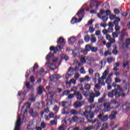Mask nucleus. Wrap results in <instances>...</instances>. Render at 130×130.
<instances>
[{"label":"nucleus","instance_id":"f257e3e1","mask_svg":"<svg viewBox=\"0 0 130 130\" xmlns=\"http://www.w3.org/2000/svg\"><path fill=\"white\" fill-rule=\"evenodd\" d=\"M78 114L81 115V116H84L85 117L86 119L89 118V115L90 119L94 118V113H93V111H91V107H87L85 108L84 112L83 110H80L78 112Z\"/></svg>","mask_w":130,"mask_h":130},{"label":"nucleus","instance_id":"f03ea898","mask_svg":"<svg viewBox=\"0 0 130 130\" xmlns=\"http://www.w3.org/2000/svg\"><path fill=\"white\" fill-rule=\"evenodd\" d=\"M98 118L101 120V121H107L108 120V115H104L103 113H100L98 116Z\"/></svg>","mask_w":130,"mask_h":130},{"label":"nucleus","instance_id":"7ed1b4c3","mask_svg":"<svg viewBox=\"0 0 130 130\" xmlns=\"http://www.w3.org/2000/svg\"><path fill=\"white\" fill-rule=\"evenodd\" d=\"M74 95L76 97L77 100L78 101H81L83 100V95L80 91H75L74 92Z\"/></svg>","mask_w":130,"mask_h":130},{"label":"nucleus","instance_id":"20e7f679","mask_svg":"<svg viewBox=\"0 0 130 130\" xmlns=\"http://www.w3.org/2000/svg\"><path fill=\"white\" fill-rule=\"evenodd\" d=\"M110 104L113 105V107L111 108L114 109H117L119 107V104H118V102L114 100L111 101Z\"/></svg>","mask_w":130,"mask_h":130},{"label":"nucleus","instance_id":"39448f33","mask_svg":"<svg viewBox=\"0 0 130 130\" xmlns=\"http://www.w3.org/2000/svg\"><path fill=\"white\" fill-rule=\"evenodd\" d=\"M129 45H130V39L129 38L126 39L125 40V43L122 44V47L124 49L128 48V46H129Z\"/></svg>","mask_w":130,"mask_h":130},{"label":"nucleus","instance_id":"423d86ee","mask_svg":"<svg viewBox=\"0 0 130 130\" xmlns=\"http://www.w3.org/2000/svg\"><path fill=\"white\" fill-rule=\"evenodd\" d=\"M123 84H124L123 89L124 91H126V93L128 94V92H129V90L128 89V88H129V85L127 82H125V80L123 81Z\"/></svg>","mask_w":130,"mask_h":130},{"label":"nucleus","instance_id":"0eeeda50","mask_svg":"<svg viewBox=\"0 0 130 130\" xmlns=\"http://www.w3.org/2000/svg\"><path fill=\"white\" fill-rule=\"evenodd\" d=\"M60 78V75L58 74H55L51 76L50 77V80L51 82H54L55 80H58Z\"/></svg>","mask_w":130,"mask_h":130},{"label":"nucleus","instance_id":"6e6552de","mask_svg":"<svg viewBox=\"0 0 130 130\" xmlns=\"http://www.w3.org/2000/svg\"><path fill=\"white\" fill-rule=\"evenodd\" d=\"M84 104V102H79L77 101L75 102L73 106L75 107V108H80V107H82V106H83Z\"/></svg>","mask_w":130,"mask_h":130},{"label":"nucleus","instance_id":"1a4fd4ad","mask_svg":"<svg viewBox=\"0 0 130 130\" xmlns=\"http://www.w3.org/2000/svg\"><path fill=\"white\" fill-rule=\"evenodd\" d=\"M123 107H125L126 110H128L130 109V103L126 102L125 104L120 107V109L119 110H122L123 109Z\"/></svg>","mask_w":130,"mask_h":130},{"label":"nucleus","instance_id":"9d476101","mask_svg":"<svg viewBox=\"0 0 130 130\" xmlns=\"http://www.w3.org/2000/svg\"><path fill=\"white\" fill-rule=\"evenodd\" d=\"M110 103L106 102L104 104V107L105 108L106 112H109L111 110V107H110Z\"/></svg>","mask_w":130,"mask_h":130},{"label":"nucleus","instance_id":"9b49d317","mask_svg":"<svg viewBox=\"0 0 130 130\" xmlns=\"http://www.w3.org/2000/svg\"><path fill=\"white\" fill-rule=\"evenodd\" d=\"M89 98L88 99V102L89 103H93L94 102V98H95V94L94 92H90L89 94Z\"/></svg>","mask_w":130,"mask_h":130},{"label":"nucleus","instance_id":"f8f14e48","mask_svg":"<svg viewBox=\"0 0 130 130\" xmlns=\"http://www.w3.org/2000/svg\"><path fill=\"white\" fill-rule=\"evenodd\" d=\"M117 114V111H113L111 112V114L109 115V118L111 120L112 119H114L115 117H116V115Z\"/></svg>","mask_w":130,"mask_h":130},{"label":"nucleus","instance_id":"ddd939ff","mask_svg":"<svg viewBox=\"0 0 130 130\" xmlns=\"http://www.w3.org/2000/svg\"><path fill=\"white\" fill-rule=\"evenodd\" d=\"M38 68H39V66H38V64L37 63H35L34 66L32 67V68H30L29 69V72L30 73V74H31V73H35V71H36V70H37V69H38Z\"/></svg>","mask_w":130,"mask_h":130},{"label":"nucleus","instance_id":"4468645a","mask_svg":"<svg viewBox=\"0 0 130 130\" xmlns=\"http://www.w3.org/2000/svg\"><path fill=\"white\" fill-rule=\"evenodd\" d=\"M76 39L75 38V37H72L69 39L68 40V44L69 45H73L74 43L76 42Z\"/></svg>","mask_w":130,"mask_h":130},{"label":"nucleus","instance_id":"2eb2a0df","mask_svg":"<svg viewBox=\"0 0 130 130\" xmlns=\"http://www.w3.org/2000/svg\"><path fill=\"white\" fill-rule=\"evenodd\" d=\"M126 29L125 28H123L121 31V36L119 38V39L120 40H123V38H124V36L126 35Z\"/></svg>","mask_w":130,"mask_h":130},{"label":"nucleus","instance_id":"dca6fc26","mask_svg":"<svg viewBox=\"0 0 130 130\" xmlns=\"http://www.w3.org/2000/svg\"><path fill=\"white\" fill-rule=\"evenodd\" d=\"M29 114H30L32 117H37V115H38L37 112H34L33 109H30L29 110Z\"/></svg>","mask_w":130,"mask_h":130},{"label":"nucleus","instance_id":"f3484780","mask_svg":"<svg viewBox=\"0 0 130 130\" xmlns=\"http://www.w3.org/2000/svg\"><path fill=\"white\" fill-rule=\"evenodd\" d=\"M21 124H22V122H21V118L20 117V115H19L17 117L15 126L20 127L21 126Z\"/></svg>","mask_w":130,"mask_h":130},{"label":"nucleus","instance_id":"a211bd4d","mask_svg":"<svg viewBox=\"0 0 130 130\" xmlns=\"http://www.w3.org/2000/svg\"><path fill=\"white\" fill-rule=\"evenodd\" d=\"M54 95H55V92L54 91H50L47 94V98L52 99L53 97H54Z\"/></svg>","mask_w":130,"mask_h":130},{"label":"nucleus","instance_id":"6ab92c4d","mask_svg":"<svg viewBox=\"0 0 130 130\" xmlns=\"http://www.w3.org/2000/svg\"><path fill=\"white\" fill-rule=\"evenodd\" d=\"M108 73H109V71H108V70H106L104 72L103 75L102 76V80H105V79H106L107 77V75L108 74Z\"/></svg>","mask_w":130,"mask_h":130},{"label":"nucleus","instance_id":"aec40b11","mask_svg":"<svg viewBox=\"0 0 130 130\" xmlns=\"http://www.w3.org/2000/svg\"><path fill=\"white\" fill-rule=\"evenodd\" d=\"M45 106V103L44 101H41V103H38V107H37V109H40V108H43Z\"/></svg>","mask_w":130,"mask_h":130},{"label":"nucleus","instance_id":"412c9836","mask_svg":"<svg viewBox=\"0 0 130 130\" xmlns=\"http://www.w3.org/2000/svg\"><path fill=\"white\" fill-rule=\"evenodd\" d=\"M112 87H114L115 89L113 90H116V91H118V90H120V85H116V83L115 82H113L112 84Z\"/></svg>","mask_w":130,"mask_h":130},{"label":"nucleus","instance_id":"4be33fe9","mask_svg":"<svg viewBox=\"0 0 130 130\" xmlns=\"http://www.w3.org/2000/svg\"><path fill=\"white\" fill-rule=\"evenodd\" d=\"M114 92L115 90H112L111 92L108 93V97L109 98H113L114 97Z\"/></svg>","mask_w":130,"mask_h":130},{"label":"nucleus","instance_id":"5701e85b","mask_svg":"<svg viewBox=\"0 0 130 130\" xmlns=\"http://www.w3.org/2000/svg\"><path fill=\"white\" fill-rule=\"evenodd\" d=\"M46 102H47L46 104V106H48V105H49V103H50V105H52L53 104V100L52 99H49V98H47L46 100Z\"/></svg>","mask_w":130,"mask_h":130},{"label":"nucleus","instance_id":"b1692460","mask_svg":"<svg viewBox=\"0 0 130 130\" xmlns=\"http://www.w3.org/2000/svg\"><path fill=\"white\" fill-rule=\"evenodd\" d=\"M43 93V87L42 86H39L38 88V94L41 95Z\"/></svg>","mask_w":130,"mask_h":130},{"label":"nucleus","instance_id":"393cba45","mask_svg":"<svg viewBox=\"0 0 130 130\" xmlns=\"http://www.w3.org/2000/svg\"><path fill=\"white\" fill-rule=\"evenodd\" d=\"M53 55V54H52L51 52H50L46 57V59L48 62L50 61V58H51V56Z\"/></svg>","mask_w":130,"mask_h":130},{"label":"nucleus","instance_id":"a878e982","mask_svg":"<svg viewBox=\"0 0 130 130\" xmlns=\"http://www.w3.org/2000/svg\"><path fill=\"white\" fill-rule=\"evenodd\" d=\"M30 98L28 99L29 101H31V102L34 103L35 102V100H36V98L34 97V94H30Z\"/></svg>","mask_w":130,"mask_h":130},{"label":"nucleus","instance_id":"bb28decb","mask_svg":"<svg viewBox=\"0 0 130 130\" xmlns=\"http://www.w3.org/2000/svg\"><path fill=\"white\" fill-rule=\"evenodd\" d=\"M67 103H68V102L62 101L61 102H59V105H60V106H61V107L67 108V107H66V105H67Z\"/></svg>","mask_w":130,"mask_h":130},{"label":"nucleus","instance_id":"cd10ccee","mask_svg":"<svg viewBox=\"0 0 130 130\" xmlns=\"http://www.w3.org/2000/svg\"><path fill=\"white\" fill-rule=\"evenodd\" d=\"M114 96H115L116 98L120 97V92L116 90H115V91H114Z\"/></svg>","mask_w":130,"mask_h":130},{"label":"nucleus","instance_id":"c85d7f7f","mask_svg":"<svg viewBox=\"0 0 130 130\" xmlns=\"http://www.w3.org/2000/svg\"><path fill=\"white\" fill-rule=\"evenodd\" d=\"M33 122H29L27 126V129L28 130H32L33 129V128L32 127V126L33 125Z\"/></svg>","mask_w":130,"mask_h":130},{"label":"nucleus","instance_id":"c756f323","mask_svg":"<svg viewBox=\"0 0 130 130\" xmlns=\"http://www.w3.org/2000/svg\"><path fill=\"white\" fill-rule=\"evenodd\" d=\"M91 38L90 39V41L91 43H95L96 42V37H95L94 35H91Z\"/></svg>","mask_w":130,"mask_h":130},{"label":"nucleus","instance_id":"7c9ffc66","mask_svg":"<svg viewBox=\"0 0 130 130\" xmlns=\"http://www.w3.org/2000/svg\"><path fill=\"white\" fill-rule=\"evenodd\" d=\"M62 49V47L60 45H58L56 47V50L54 51V53H56V51H60Z\"/></svg>","mask_w":130,"mask_h":130},{"label":"nucleus","instance_id":"2f4dec72","mask_svg":"<svg viewBox=\"0 0 130 130\" xmlns=\"http://www.w3.org/2000/svg\"><path fill=\"white\" fill-rule=\"evenodd\" d=\"M78 22V18H76V17H73L71 21V24H72L73 25H74V24H76V23H77Z\"/></svg>","mask_w":130,"mask_h":130},{"label":"nucleus","instance_id":"473e14b6","mask_svg":"<svg viewBox=\"0 0 130 130\" xmlns=\"http://www.w3.org/2000/svg\"><path fill=\"white\" fill-rule=\"evenodd\" d=\"M49 68L50 70L54 71V70H56V65L55 64H51Z\"/></svg>","mask_w":130,"mask_h":130},{"label":"nucleus","instance_id":"72a5a7b5","mask_svg":"<svg viewBox=\"0 0 130 130\" xmlns=\"http://www.w3.org/2000/svg\"><path fill=\"white\" fill-rule=\"evenodd\" d=\"M85 12V8H81L80 11L76 14L77 16H80L81 14H83Z\"/></svg>","mask_w":130,"mask_h":130},{"label":"nucleus","instance_id":"f704fd0d","mask_svg":"<svg viewBox=\"0 0 130 130\" xmlns=\"http://www.w3.org/2000/svg\"><path fill=\"white\" fill-rule=\"evenodd\" d=\"M94 96L95 97H99V96H100V92L96 89H94Z\"/></svg>","mask_w":130,"mask_h":130},{"label":"nucleus","instance_id":"c9c22d12","mask_svg":"<svg viewBox=\"0 0 130 130\" xmlns=\"http://www.w3.org/2000/svg\"><path fill=\"white\" fill-rule=\"evenodd\" d=\"M127 66H128V61L126 60L123 61L122 66V68H123V69H125Z\"/></svg>","mask_w":130,"mask_h":130},{"label":"nucleus","instance_id":"e433bc0d","mask_svg":"<svg viewBox=\"0 0 130 130\" xmlns=\"http://www.w3.org/2000/svg\"><path fill=\"white\" fill-rule=\"evenodd\" d=\"M63 42H64V39L62 37H60L57 41V43H63Z\"/></svg>","mask_w":130,"mask_h":130},{"label":"nucleus","instance_id":"4c0bfd02","mask_svg":"<svg viewBox=\"0 0 130 130\" xmlns=\"http://www.w3.org/2000/svg\"><path fill=\"white\" fill-rule=\"evenodd\" d=\"M84 89L86 91H89V90H90V89H91V85H90V84H86L84 86Z\"/></svg>","mask_w":130,"mask_h":130},{"label":"nucleus","instance_id":"58836bf2","mask_svg":"<svg viewBox=\"0 0 130 130\" xmlns=\"http://www.w3.org/2000/svg\"><path fill=\"white\" fill-rule=\"evenodd\" d=\"M92 46L90 45H86L85 47V49L88 51H90L91 50Z\"/></svg>","mask_w":130,"mask_h":130},{"label":"nucleus","instance_id":"ea45409f","mask_svg":"<svg viewBox=\"0 0 130 130\" xmlns=\"http://www.w3.org/2000/svg\"><path fill=\"white\" fill-rule=\"evenodd\" d=\"M112 80H111V78L109 77L106 80V84H107L108 85H110V84H111V82H112Z\"/></svg>","mask_w":130,"mask_h":130},{"label":"nucleus","instance_id":"a19ab883","mask_svg":"<svg viewBox=\"0 0 130 130\" xmlns=\"http://www.w3.org/2000/svg\"><path fill=\"white\" fill-rule=\"evenodd\" d=\"M91 51L92 52H97L98 51V48L95 47H91Z\"/></svg>","mask_w":130,"mask_h":130},{"label":"nucleus","instance_id":"79ce46f5","mask_svg":"<svg viewBox=\"0 0 130 130\" xmlns=\"http://www.w3.org/2000/svg\"><path fill=\"white\" fill-rule=\"evenodd\" d=\"M102 19L103 21V22H104L105 23V22H107V20H108V16H104L103 17H102Z\"/></svg>","mask_w":130,"mask_h":130},{"label":"nucleus","instance_id":"37998d69","mask_svg":"<svg viewBox=\"0 0 130 130\" xmlns=\"http://www.w3.org/2000/svg\"><path fill=\"white\" fill-rule=\"evenodd\" d=\"M71 113L72 115H75V114H79L78 112L76 110H72Z\"/></svg>","mask_w":130,"mask_h":130},{"label":"nucleus","instance_id":"c03bdc74","mask_svg":"<svg viewBox=\"0 0 130 130\" xmlns=\"http://www.w3.org/2000/svg\"><path fill=\"white\" fill-rule=\"evenodd\" d=\"M94 76H95V78H94V80H98L99 79H100V74H99V73H96L94 74Z\"/></svg>","mask_w":130,"mask_h":130},{"label":"nucleus","instance_id":"a18cd8bd","mask_svg":"<svg viewBox=\"0 0 130 130\" xmlns=\"http://www.w3.org/2000/svg\"><path fill=\"white\" fill-rule=\"evenodd\" d=\"M117 49V47L115 46L114 49L112 51V53H113V54H117V53H118V51H117V50H116Z\"/></svg>","mask_w":130,"mask_h":130},{"label":"nucleus","instance_id":"49530a36","mask_svg":"<svg viewBox=\"0 0 130 130\" xmlns=\"http://www.w3.org/2000/svg\"><path fill=\"white\" fill-rule=\"evenodd\" d=\"M84 41H85V42H89V41H90V36H89L88 35L85 36L84 37Z\"/></svg>","mask_w":130,"mask_h":130},{"label":"nucleus","instance_id":"de8ad7c7","mask_svg":"<svg viewBox=\"0 0 130 130\" xmlns=\"http://www.w3.org/2000/svg\"><path fill=\"white\" fill-rule=\"evenodd\" d=\"M112 61H114V59L112 57H110V58L107 59V62H108V63H111Z\"/></svg>","mask_w":130,"mask_h":130},{"label":"nucleus","instance_id":"09e8293b","mask_svg":"<svg viewBox=\"0 0 130 130\" xmlns=\"http://www.w3.org/2000/svg\"><path fill=\"white\" fill-rule=\"evenodd\" d=\"M118 22H120V19L118 17H116L113 22V24H118Z\"/></svg>","mask_w":130,"mask_h":130},{"label":"nucleus","instance_id":"8fccbe9b","mask_svg":"<svg viewBox=\"0 0 130 130\" xmlns=\"http://www.w3.org/2000/svg\"><path fill=\"white\" fill-rule=\"evenodd\" d=\"M80 52H81V53H82V54H84L85 55V54H87V53H88V51L87 50H86L85 49H82Z\"/></svg>","mask_w":130,"mask_h":130},{"label":"nucleus","instance_id":"3c124183","mask_svg":"<svg viewBox=\"0 0 130 130\" xmlns=\"http://www.w3.org/2000/svg\"><path fill=\"white\" fill-rule=\"evenodd\" d=\"M72 120L75 122H78V120H79V118L77 116H74L72 117Z\"/></svg>","mask_w":130,"mask_h":130},{"label":"nucleus","instance_id":"603ef678","mask_svg":"<svg viewBox=\"0 0 130 130\" xmlns=\"http://www.w3.org/2000/svg\"><path fill=\"white\" fill-rule=\"evenodd\" d=\"M114 25H115V30H116V31H119L120 30V27L118 26V24H114Z\"/></svg>","mask_w":130,"mask_h":130},{"label":"nucleus","instance_id":"864d4df0","mask_svg":"<svg viewBox=\"0 0 130 130\" xmlns=\"http://www.w3.org/2000/svg\"><path fill=\"white\" fill-rule=\"evenodd\" d=\"M102 79V78H99V79H98V83H99V84H101V85H102L105 86V83L103 82H103L101 81Z\"/></svg>","mask_w":130,"mask_h":130},{"label":"nucleus","instance_id":"5fc2aeb1","mask_svg":"<svg viewBox=\"0 0 130 130\" xmlns=\"http://www.w3.org/2000/svg\"><path fill=\"white\" fill-rule=\"evenodd\" d=\"M71 77H72V74L67 73L65 76V78L66 79V80H69L70 78H71Z\"/></svg>","mask_w":130,"mask_h":130},{"label":"nucleus","instance_id":"6e6d98bb","mask_svg":"<svg viewBox=\"0 0 130 130\" xmlns=\"http://www.w3.org/2000/svg\"><path fill=\"white\" fill-rule=\"evenodd\" d=\"M93 128H94V127H93L92 125H90L89 127L84 128L83 130H91L93 129Z\"/></svg>","mask_w":130,"mask_h":130},{"label":"nucleus","instance_id":"4d7b16f0","mask_svg":"<svg viewBox=\"0 0 130 130\" xmlns=\"http://www.w3.org/2000/svg\"><path fill=\"white\" fill-rule=\"evenodd\" d=\"M89 31L90 33H93L95 31V29L93 28V26H91L89 28Z\"/></svg>","mask_w":130,"mask_h":130},{"label":"nucleus","instance_id":"13d9d810","mask_svg":"<svg viewBox=\"0 0 130 130\" xmlns=\"http://www.w3.org/2000/svg\"><path fill=\"white\" fill-rule=\"evenodd\" d=\"M22 95H25V93L22 91H19L18 92L17 96H22Z\"/></svg>","mask_w":130,"mask_h":130},{"label":"nucleus","instance_id":"bf43d9fd","mask_svg":"<svg viewBox=\"0 0 130 130\" xmlns=\"http://www.w3.org/2000/svg\"><path fill=\"white\" fill-rule=\"evenodd\" d=\"M120 82H121L120 79L117 77L115 78V83H120Z\"/></svg>","mask_w":130,"mask_h":130},{"label":"nucleus","instance_id":"052dcab7","mask_svg":"<svg viewBox=\"0 0 130 130\" xmlns=\"http://www.w3.org/2000/svg\"><path fill=\"white\" fill-rule=\"evenodd\" d=\"M70 94V90H65L63 92V95L64 96H67Z\"/></svg>","mask_w":130,"mask_h":130},{"label":"nucleus","instance_id":"680f3d73","mask_svg":"<svg viewBox=\"0 0 130 130\" xmlns=\"http://www.w3.org/2000/svg\"><path fill=\"white\" fill-rule=\"evenodd\" d=\"M94 7H95V3H90L89 5L90 9H93Z\"/></svg>","mask_w":130,"mask_h":130},{"label":"nucleus","instance_id":"e2e57ef3","mask_svg":"<svg viewBox=\"0 0 130 130\" xmlns=\"http://www.w3.org/2000/svg\"><path fill=\"white\" fill-rule=\"evenodd\" d=\"M25 87H26V88L28 89V90H30V83L29 82H26L25 84Z\"/></svg>","mask_w":130,"mask_h":130},{"label":"nucleus","instance_id":"0e129e2a","mask_svg":"<svg viewBox=\"0 0 130 130\" xmlns=\"http://www.w3.org/2000/svg\"><path fill=\"white\" fill-rule=\"evenodd\" d=\"M95 88L96 89H98V90H100V89H101V86L100 85L98 84H96L94 85Z\"/></svg>","mask_w":130,"mask_h":130},{"label":"nucleus","instance_id":"69168bd1","mask_svg":"<svg viewBox=\"0 0 130 130\" xmlns=\"http://www.w3.org/2000/svg\"><path fill=\"white\" fill-rule=\"evenodd\" d=\"M96 124L97 125L96 126V129H99L100 126H101V123L98 122Z\"/></svg>","mask_w":130,"mask_h":130},{"label":"nucleus","instance_id":"338daca9","mask_svg":"<svg viewBox=\"0 0 130 130\" xmlns=\"http://www.w3.org/2000/svg\"><path fill=\"white\" fill-rule=\"evenodd\" d=\"M108 33H112L113 31V27H109L107 29Z\"/></svg>","mask_w":130,"mask_h":130},{"label":"nucleus","instance_id":"774afa93","mask_svg":"<svg viewBox=\"0 0 130 130\" xmlns=\"http://www.w3.org/2000/svg\"><path fill=\"white\" fill-rule=\"evenodd\" d=\"M84 80L86 82H89V81H90L91 79H90V77L86 76L84 77Z\"/></svg>","mask_w":130,"mask_h":130}]
</instances>
